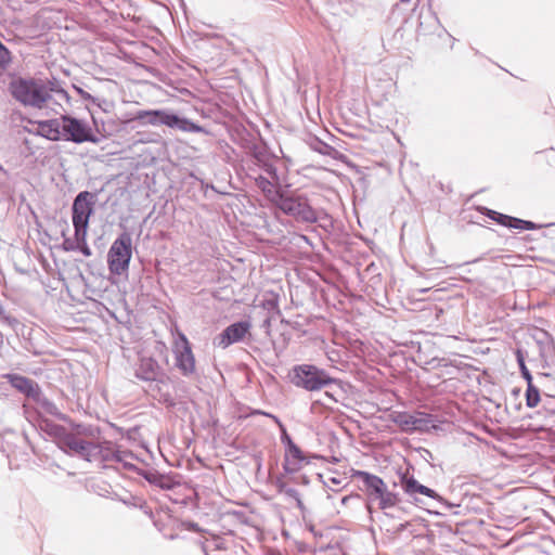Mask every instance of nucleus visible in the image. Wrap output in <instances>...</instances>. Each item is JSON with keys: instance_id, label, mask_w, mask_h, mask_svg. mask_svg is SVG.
<instances>
[{"instance_id": "473e14b6", "label": "nucleus", "mask_w": 555, "mask_h": 555, "mask_svg": "<svg viewBox=\"0 0 555 555\" xmlns=\"http://www.w3.org/2000/svg\"><path fill=\"white\" fill-rule=\"evenodd\" d=\"M75 236H77V241H79L76 251H80L86 257L91 256V248L87 244V230H75Z\"/></svg>"}, {"instance_id": "ea45409f", "label": "nucleus", "mask_w": 555, "mask_h": 555, "mask_svg": "<svg viewBox=\"0 0 555 555\" xmlns=\"http://www.w3.org/2000/svg\"><path fill=\"white\" fill-rule=\"evenodd\" d=\"M2 325L10 326L15 333L23 326V324L15 318L4 314L2 310Z\"/></svg>"}, {"instance_id": "bf43d9fd", "label": "nucleus", "mask_w": 555, "mask_h": 555, "mask_svg": "<svg viewBox=\"0 0 555 555\" xmlns=\"http://www.w3.org/2000/svg\"><path fill=\"white\" fill-rule=\"evenodd\" d=\"M296 546L299 553H306L309 551V545L305 542H297Z\"/></svg>"}, {"instance_id": "4c0bfd02", "label": "nucleus", "mask_w": 555, "mask_h": 555, "mask_svg": "<svg viewBox=\"0 0 555 555\" xmlns=\"http://www.w3.org/2000/svg\"><path fill=\"white\" fill-rule=\"evenodd\" d=\"M79 96L81 98L82 101L88 103L86 105V107H87V109L89 111V113L91 115L93 125L98 128V120H96V118L94 116L93 111L90 108V105H92V103L96 101V96L92 95L91 93L87 92L86 90L80 92Z\"/></svg>"}, {"instance_id": "39448f33", "label": "nucleus", "mask_w": 555, "mask_h": 555, "mask_svg": "<svg viewBox=\"0 0 555 555\" xmlns=\"http://www.w3.org/2000/svg\"><path fill=\"white\" fill-rule=\"evenodd\" d=\"M351 477L362 482L359 490L365 494V506L369 511L375 502L382 511L395 507L401 502L400 494L389 490L382 477L360 469H352Z\"/></svg>"}, {"instance_id": "5701e85b", "label": "nucleus", "mask_w": 555, "mask_h": 555, "mask_svg": "<svg viewBox=\"0 0 555 555\" xmlns=\"http://www.w3.org/2000/svg\"><path fill=\"white\" fill-rule=\"evenodd\" d=\"M398 477L399 483L404 493L412 498L416 504L422 503L423 501L417 496V492L422 483L413 475H410L409 470L399 472Z\"/></svg>"}, {"instance_id": "09e8293b", "label": "nucleus", "mask_w": 555, "mask_h": 555, "mask_svg": "<svg viewBox=\"0 0 555 555\" xmlns=\"http://www.w3.org/2000/svg\"><path fill=\"white\" fill-rule=\"evenodd\" d=\"M515 353V358H516V362L518 364V367L522 366V365H526V351L520 348V347H517L514 351Z\"/></svg>"}, {"instance_id": "f03ea898", "label": "nucleus", "mask_w": 555, "mask_h": 555, "mask_svg": "<svg viewBox=\"0 0 555 555\" xmlns=\"http://www.w3.org/2000/svg\"><path fill=\"white\" fill-rule=\"evenodd\" d=\"M291 383L301 389L313 392L326 389L325 395L338 402L346 393V383L314 364H296L289 372Z\"/></svg>"}, {"instance_id": "6ab92c4d", "label": "nucleus", "mask_w": 555, "mask_h": 555, "mask_svg": "<svg viewBox=\"0 0 555 555\" xmlns=\"http://www.w3.org/2000/svg\"><path fill=\"white\" fill-rule=\"evenodd\" d=\"M305 142L310 150L319 153L322 156L330 157L331 159L334 160H341L343 158H345V155L341 152H339L334 146L324 142L322 139L314 134H308Z\"/></svg>"}, {"instance_id": "dca6fc26", "label": "nucleus", "mask_w": 555, "mask_h": 555, "mask_svg": "<svg viewBox=\"0 0 555 555\" xmlns=\"http://www.w3.org/2000/svg\"><path fill=\"white\" fill-rule=\"evenodd\" d=\"M167 373L160 366L158 361L152 357H142L139 360L137 369L134 371V376L143 382L149 384L157 380L158 378H164V375Z\"/></svg>"}, {"instance_id": "8fccbe9b", "label": "nucleus", "mask_w": 555, "mask_h": 555, "mask_svg": "<svg viewBox=\"0 0 555 555\" xmlns=\"http://www.w3.org/2000/svg\"><path fill=\"white\" fill-rule=\"evenodd\" d=\"M446 270V268H441L439 269V271H436L435 269L433 268H429V269H425V272H423L422 274L428 279V280H431L434 279L435 276L437 275H440L441 273H443Z\"/></svg>"}, {"instance_id": "58836bf2", "label": "nucleus", "mask_w": 555, "mask_h": 555, "mask_svg": "<svg viewBox=\"0 0 555 555\" xmlns=\"http://www.w3.org/2000/svg\"><path fill=\"white\" fill-rule=\"evenodd\" d=\"M552 225H555V222L553 223H547V224H541V223H535L533 221H530V220H525V219H521V223H520V231H532V230H539L541 228H544V227H552Z\"/></svg>"}, {"instance_id": "338daca9", "label": "nucleus", "mask_w": 555, "mask_h": 555, "mask_svg": "<svg viewBox=\"0 0 555 555\" xmlns=\"http://www.w3.org/2000/svg\"><path fill=\"white\" fill-rule=\"evenodd\" d=\"M328 481L332 483V485H335V486H338L340 485L341 480L336 478V477H331L328 478Z\"/></svg>"}, {"instance_id": "052dcab7", "label": "nucleus", "mask_w": 555, "mask_h": 555, "mask_svg": "<svg viewBox=\"0 0 555 555\" xmlns=\"http://www.w3.org/2000/svg\"><path fill=\"white\" fill-rule=\"evenodd\" d=\"M408 525H409V522H402V524H400V525L396 528L395 532L400 533V532L404 531V530L406 529Z\"/></svg>"}, {"instance_id": "864d4df0", "label": "nucleus", "mask_w": 555, "mask_h": 555, "mask_svg": "<svg viewBox=\"0 0 555 555\" xmlns=\"http://www.w3.org/2000/svg\"><path fill=\"white\" fill-rule=\"evenodd\" d=\"M284 494L287 495L288 498L293 499L295 502L301 498L300 493L295 488H291V487H288L285 490Z\"/></svg>"}, {"instance_id": "2f4dec72", "label": "nucleus", "mask_w": 555, "mask_h": 555, "mask_svg": "<svg viewBox=\"0 0 555 555\" xmlns=\"http://www.w3.org/2000/svg\"><path fill=\"white\" fill-rule=\"evenodd\" d=\"M16 57L12 52L2 43V76L9 77V74L13 73L11 65L14 64Z\"/></svg>"}, {"instance_id": "20e7f679", "label": "nucleus", "mask_w": 555, "mask_h": 555, "mask_svg": "<svg viewBox=\"0 0 555 555\" xmlns=\"http://www.w3.org/2000/svg\"><path fill=\"white\" fill-rule=\"evenodd\" d=\"M130 121H138L142 126H165L171 130L184 133L214 135L210 129L170 108L139 109L133 113Z\"/></svg>"}, {"instance_id": "4d7b16f0", "label": "nucleus", "mask_w": 555, "mask_h": 555, "mask_svg": "<svg viewBox=\"0 0 555 555\" xmlns=\"http://www.w3.org/2000/svg\"><path fill=\"white\" fill-rule=\"evenodd\" d=\"M360 498H361L360 494L351 493V494L343 496L340 503L343 505H347L350 500H352V499H360Z\"/></svg>"}, {"instance_id": "79ce46f5", "label": "nucleus", "mask_w": 555, "mask_h": 555, "mask_svg": "<svg viewBox=\"0 0 555 555\" xmlns=\"http://www.w3.org/2000/svg\"><path fill=\"white\" fill-rule=\"evenodd\" d=\"M177 528L180 530H188L192 532H201L202 528L199 525L192 520H181L178 522Z\"/></svg>"}, {"instance_id": "49530a36", "label": "nucleus", "mask_w": 555, "mask_h": 555, "mask_svg": "<svg viewBox=\"0 0 555 555\" xmlns=\"http://www.w3.org/2000/svg\"><path fill=\"white\" fill-rule=\"evenodd\" d=\"M273 485L279 493H284L285 490L288 488L287 483L284 481V475L276 476L273 481Z\"/></svg>"}, {"instance_id": "aec40b11", "label": "nucleus", "mask_w": 555, "mask_h": 555, "mask_svg": "<svg viewBox=\"0 0 555 555\" xmlns=\"http://www.w3.org/2000/svg\"><path fill=\"white\" fill-rule=\"evenodd\" d=\"M39 131L37 134L50 140L61 141L62 137V121L60 118H51L38 121Z\"/></svg>"}, {"instance_id": "f8f14e48", "label": "nucleus", "mask_w": 555, "mask_h": 555, "mask_svg": "<svg viewBox=\"0 0 555 555\" xmlns=\"http://www.w3.org/2000/svg\"><path fill=\"white\" fill-rule=\"evenodd\" d=\"M173 353L176 366L180 373L185 377L192 375L195 372V357L192 345L183 333H180V337L175 344Z\"/></svg>"}, {"instance_id": "ddd939ff", "label": "nucleus", "mask_w": 555, "mask_h": 555, "mask_svg": "<svg viewBox=\"0 0 555 555\" xmlns=\"http://www.w3.org/2000/svg\"><path fill=\"white\" fill-rule=\"evenodd\" d=\"M146 393L167 409H175L178 404L171 378L166 374L164 378L147 385Z\"/></svg>"}, {"instance_id": "f257e3e1", "label": "nucleus", "mask_w": 555, "mask_h": 555, "mask_svg": "<svg viewBox=\"0 0 555 555\" xmlns=\"http://www.w3.org/2000/svg\"><path fill=\"white\" fill-rule=\"evenodd\" d=\"M22 61L17 60V65L13 73L9 74L7 90L16 102L25 107L42 109L50 103L59 105L64 112L62 102L70 105V95L64 87V82L52 76L51 78L23 77Z\"/></svg>"}, {"instance_id": "b1692460", "label": "nucleus", "mask_w": 555, "mask_h": 555, "mask_svg": "<svg viewBox=\"0 0 555 555\" xmlns=\"http://www.w3.org/2000/svg\"><path fill=\"white\" fill-rule=\"evenodd\" d=\"M438 420L429 413H417L415 415L414 431H428L438 428Z\"/></svg>"}, {"instance_id": "f704fd0d", "label": "nucleus", "mask_w": 555, "mask_h": 555, "mask_svg": "<svg viewBox=\"0 0 555 555\" xmlns=\"http://www.w3.org/2000/svg\"><path fill=\"white\" fill-rule=\"evenodd\" d=\"M259 167L273 180V182H280V176L276 166L272 163V158H268Z\"/></svg>"}, {"instance_id": "f3484780", "label": "nucleus", "mask_w": 555, "mask_h": 555, "mask_svg": "<svg viewBox=\"0 0 555 555\" xmlns=\"http://www.w3.org/2000/svg\"><path fill=\"white\" fill-rule=\"evenodd\" d=\"M440 28L444 30L436 12L431 10L430 3H428L427 8L422 7L417 13V35L427 36L435 34Z\"/></svg>"}, {"instance_id": "0e129e2a", "label": "nucleus", "mask_w": 555, "mask_h": 555, "mask_svg": "<svg viewBox=\"0 0 555 555\" xmlns=\"http://www.w3.org/2000/svg\"><path fill=\"white\" fill-rule=\"evenodd\" d=\"M145 515H147L149 517H152L153 516V512L152 509L146 505V503L144 502V507L141 508Z\"/></svg>"}, {"instance_id": "a19ab883", "label": "nucleus", "mask_w": 555, "mask_h": 555, "mask_svg": "<svg viewBox=\"0 0 555 555\" xmlns=\"http://www.w3.org/2000/svg\"><path fill=\"white\" fill-rule=\"evenodd\" d=\"M64 241L62 243V249L65 251H76L79 245V241H77V236L74 235V237H66L65 233L63 232Z\"/></svg>"}, {"instance_id": "0eeeda50", "label": "nucleus", "mask_w": 555, "mask_h": 555, "mask_svg": "<svg viewBox=\"0 0 555 555\" xmlns=\"http://www.w3.org/2000/svg\"><path fill=\"white\" fill-rule=\"evenodd\" d=\"M46 433L53 439L60 450L70 456H78L87 462H93L95 442L87 441L70 434L63 425L47 421Z\"/></svg>"}, {"instance_id": "9d476101", "label": "nucleus", "mask_w": 555, "mask_h": 555, "mask_svg": "<svg viewBox=\"0 0 555 555\" xmlns=\"http://www.w3.org/2000/svg\"><path fill=\"white\" fill-rule=\"evenodd\" d=\"M61 121L63 141L75 144L86 142L98 144L101 141V138L85 119L65 113L61 115Z\"/></svg>"}, {"instance_id": "5fc2aeb1", "label": "nucleus", "mask_w": 555, "mask_h": 555, "mask_svg": "<svg viewBox=\"0 0 555 555\" xmlns=\"http://www.w3.org/2000/svg\"><path fill=\"white\" fill-rule=\"evenodd\" d=\"M296 506L300 511L304 521H306V514L308 512L306 505L304 504L301 498L296 501Z\"/></svg>"}, {"instance_id": "774afa93", "label": "nucleus", "mask_w": 555, "mask_h": 555, "mask_svg": "<svg viewBox=\"0 0 555 555\" xmlns=\"http://www.w3.org/2000/svg\"><path fill=\"white\" fill-rule=\"evenodd\" d=\"M72 88L77 92L78 95L80 94V92H82L85 90L83 88H81L80 86H78L76 83H73Z\"/></svg>"}, {"instance_id": "c85d7f7f", "label": "nucleus", "mask_w": 555, "mask_h": 555, "mask_svg": "<svg viewBox=\"0 0 555 555\" xmlns=\"http://www.w3.org/2000/svg\"><path fill=\"white\" fill-rule=\"evenodd\" d=\"M420 364L423 365L425 370H439L449 366H453L451 360L448 358L433 357L430 359H422V356L418 354Z\"/></svg>"}, {"instance_id": "c756f323", "label": "nucleus", "mask_w": 555, "mask_h": 555, "mask_svg": "<svg viewBox=\"0 0 555 555\" xmlns=\"http://www.w3.org/2000/svg\"><path fill=\"white\" fill-rule=\"evenodd\" d=\"M526 405L528 408H535L541 402V393L539 387L534 384H530L526 388L525 392Z\"/></svg>"}, {"instance_id": "bb28decb", "label": "nucleus", "mask_w": 555, "mask_h": 555, "mask_svg": "<svg viewBox=\"0 0 555 555\" xmlns=\"http://www.w3.org/2000/svg\"><path fill=\"white\" fill-rule=\"evenodd\" d=\"M249 154L256 160V164L259 166L268 158H272L273 155L269 151L268 145L263 142L262 144H251L249 146Z\"/></svg>"}, {"instance_id": "4468645a", "label": "nucleus", "mask_w": 555, "mask_h": 555, "mask_svg": "<svg viewBox=\"0 0 555 555\" xmlns=\"http://www.w3.org/2000/svg\"><path fill=\"white\" fill-rule=\"evenodd\" d=\"M250 330L248 321L240 320L227 326L216 338L214 344L220 348H228L229 346L240 343L244 339Z\"/></svg>"}, {"instance_id": "a878e982", "label": "nucleus", "mask_w": 555, "mask_h": 555, "mask_svg": "<svg viewBox=\"0 0 555 555\" xmlns=\"http://www.w3.org/2000/svg\"><path fill=\"white\" fill-rule=\"evenodd\" d=\"M418 494H422V495H425V496H427L429 499L435 500L444 509H452L453 507L457 506L456 504L451 503L447 499L441 496L436 490H434V489H431V488H429V487H427V486H425L423 483L420 486L417 495Z\"/></svg>"}, {"instance_id": "412c9836", "label": "nucleus", "mask_w": 555, "mask_h": 555, "mask_svg": "<svg viewBox=\"0 0 555 555\" xmlns=\"http://www.w3.org/2000/svg\"><path fill=\"white\" fill-rule=\"evenodd\" d=\"M94 460L100 462H116L121 461L125 456L121 450L113 448L112 442L104 441L103 443L95 442Z\"/></svg>"}, {"instance_id": "2eb2a0df", "label": "nucleus", "mask_w": 555, "mask_h": 555, "mask_svg": "<svg viewBox=\"0 0 555 555\" xmlns=\"http://www.w3.org/2000/svg\"><path fill=\"white\" fill-rule=\"evenodd\" d=\"M139 476L146 480L152 488H158L160 490H172L181 485L178 474L159 473L153 467L141 469Z\"/></svg>"}, {"instance_id": "1a4fd4ad", "label": "nucleus", "mask_w": 555, "mask_h": 555, "mask_svg": "<svg viewBox=\"0 0 555 555\" xmlns=\"http://www.w3.org/2000/svg\"><path fill=\"white\" fill-rule=\"evenodd\" d=\"M275 424L281 430L280 440L284 447V459L282 463L285 475H295L304 465L310 464V459L305 454L298 444H296L287 433L285 425L280 418H275Z\"/></svg>"}, {"instance_id": "de8ad7c7", "label": "nucleus", "mask_w": 555, "mask_h": 555, "mask_svg": "<svg viewBox=\"0 0 555 555\" xmlns=\"http://www.w3.org/2000/svg\"><path fill=\"white\" fill-rule=\"evenodd\" d=\"M519 369V372H520V376L524 378V380L526 382L527 386L530 385V384H533V376L530 372V370L527 367V365H522Z\"/></svg>"}, {"instance_id": "72a5a7b5", "label": "nucleus", "mask_w": 555, "mask_h": 555, "mask_svg": "<svg viewBox=\"0 0 555 555\" xmlns=\"http://www.w3.org/2000/svg\"><path fill=\"white\" fill-rule=\"evenodd\" d=\"M121 453L125 454L124 457H121V461H116V463H120L122 464V467L129 472H133L138 475H140V470L142 468H140L139 466H137L135 464L131 463L129 460H133L135 459L134 454L132 453V451H129V450H124L121 451Z\"/></svg>"}, {"instance_id": "a18cd8bd", "label": "nucleus", "mask_w": 555, "mask_h": 555, "mask_svg": "<svg viewBox=\"0 0 555 555\" xmlns=\"http://www.w3.org/2000/svg\"><path fill=\"white\" fill-rule=\"evenodd\" d=\"M520 223H521V219L520 218L507 215L505 228L519 230L520 229Z\"/></svg>"}, {"instance_id": "3c124183", "label": "nucleus", "mask_w": 555, "mask_h": 555, "mask_svg": "<svg viewBox=\"0 0 555 555\" xmlns=\"http://www.w3.org/2000/svg\"><path fill=\"white\" fill-rule=\"evenodd\" d=\"M292 481L296 485H301V486H309L310 485V479L307 475H299L297 477H293L292 478Z\"/></svg>"}, {"instance_id": "393cba45", "label": "nucleus", "mask_w": 555, "mask_h": 555, "mask_svg": "<svg viewBox=\"0 0 555 555\" xmlns=\"http://www.w3.org/2000/svg\"><path fill=\"white\" fill-rule=\"evenodd\" d=\"M73 431L70 434L76 435L78 438L87 437V438H95L100 435V428L98 426L85 423H75L70 424Z\"/></svg>"}, {"instance_id": "c03bdc74", "label": "nucleus", "mask_w": 555, "mask_h": 555, "mask_svg": "<svg viewBox=\"0 0 555 555\" xmlns=\"http://www.w3.org/2000/svg\"><path fill=\"white\" fill-rule=\"evenodd\" d=\"M543 409L551 415L555 414V397L548 396L542 401Z\"/></svg>"}, {"instance_id": "a211bd4d", "label": "nucleus", "mask_w": 555, "mask_h": 555, "mask_svg": "<svg viewBox=\"0 0 555 555\" xmlns=\"http://www.w3.org/2000/svg\"><path fill=\"white\" fill-rule=\"evenodd\" d=\"M532 338L538 346L540 359L555 358V339L550 332L535 327Z\"/></svg>"}, {"instance_id": "13d9d810", "label": "nucleus", "mask_w": 555, "mask_h": 555, "mask_svg": "<svg viewBox=\"0 0 555 555\" xmlns=\"http://www.w3.org/2000/svg\"><path fill=\"white\" fill-rule=\"evenodd\" d=\"M554 361H555V358L541 359L542 369H550L551 365L554 363Z\"/></svg>"}, {"instance_id": "c9c22d12", "label": "nucleus", "mask_w": 555, "mask_h": 555, "mask_svg": "<svg viewBox=\"0 0 555 555\" xmlns=\"http://www.w3.org/2000/svg\"><path fill=\"white\" fill-rule=\"evenodd\" d=\"M116 495V500H118L119 502H121L122 504L127 505V506H132V507H139V508H143L144 507V501L135 495H132V494H129L127 498H121V496H118L117 494Z\"/></svg>"}, {"instance_id": "7ed1b4c3", "label": "nucleus", "mask_w": 555, "mask_h": 555, "mask_svg": "<svg viewBox=\"0 0 555 555\" xmlns=\"http://www.w3.org/2000/svg\"><path fill=\"white\" fill-rule=\"evenodd\" d=\"M2 396H9L11 391L18 393L26 401L35 403L46 414L65 420V414L60 412L56 404L43 393L35 379L14 372L2 373Z\"/></svg>"}, {"instance_id": "423d86ee", "label": "nucleus", "mask_w": 555, "mask_h": 555, "mask_svg": "<svg viewBox=\"0 0 555 555\" xmlns=\"http://www.w3.org/2000/svg\"><path fill=\"white\" fill-rule=\"evenodd\" d=\"M273 207L298 223L312 224L319 220L318 210L313 208L308 194L299 190L285 189L278 195Z\"/></svg>"}, {"instance_id": "603ef678", "label": "nucleus", "mask_w": 555, "mask_h": 555, "mask_svg": "<svg viewBox=\"0 0 555 555\" xmlns=\"http://www.w3.org/2000/svg\"><path fill=\"white\" fill-rule=\"evenodd\" d=\"M306 524V529L311 532L313 534L314 538H322L323 534L321 531L317 530L315 529V526L309 520V521H305Z\"/></svg>"}, {"instance_id": "e2e57ef3", "label": "nucleus", "mask_w": 555, "mask_h": 555, "mask_svg": "<svg viewBox=\"0 0 555 555\" xmlns=\"http://www.w3.org/2000/svg\"><path fill=\"white\" fill-rule=\"evenodd\" d=\"M311 460H322V461H326V456L324 455H321V454H311L310 456H308Z\"/></svg>"}, {"instance_id": "9b49d317", "label": "nucleus", "mask_w": 555, "mask_h": 555, "mask_svg": "<svg viewBox=\"0 0 555 555\" xmlns=\"http://www.w3.org/2000/svg\"><path fill=\"white\" fill-rule=\"evenodd\" d=\"M95 203L96 193L81 191L76 195L72 205V221L75 230H88Z\"/></svg>"}, {"instance_id": "4be33fe9", "label": "nucleus", "mask_w": 555, "mask_h": 555, "mask_svg": "<svg viewBox=\"0 0 555 555\" xmlns=\"http://www.w3.org/2000/svg\"><path fill=\"white\" fill-rule=\"evenodd\" d=\"M255 182L266 198L272 204V206H274L276 203L278 195L282 194L285 190V188H283L280 182L274 185L272 181L261 175L255 179Z\"/></svg>"}, {"instance_id": "6e6552de", "label": "nucleus", "mask_w": 555, "mask_h": 555, "mask_svg": "<svg viewBox=\"0 0 555 555\" xmlns=\"http://www.w3.org/2000/svg\"><path fill=\"white\" fill-rule=\"evenodd\" d=\"M132 258V238L127 231L121 232L112 243L107 251V267L109 271V280L116 283L114 276H122L128 279L129 267Z\"/></svg>"}, {"instance_id": "e433bc0d", "label": "nucleus", "mask_w": 555, "mask_h": 555, "mask_svg": "<svg viewBox=\"0 0 555 555\" xmlns=\"http://www.w3.org/2000/svg\"><path fill=\"white\" fill-rule=\"evenodd\" d=\"M79 96L81 98L82 101L88 103L86 105V107H87V109L89 111V113L91 115L93 125L98 128V120H96V118L94 116L93 111L90 108V105H92V103L96 101V96L92 95L91 93L87 92L86 90L80 92Z\"/></svg>"}, {"instance_id": "6e6d98bb", "label": "nucleus", "mask_w": 555, "mask_h": 555, "mask_svg": "<svg viewBox=\"0 0 555 555\" xmlns=\"http://www.w3.org/2000/svg\"><path fill=\"white\" fill-rule=\"evenodd\" d=\"M253 415H263V416H267L271 420H273L275 422V418H279L276 415L270 413V412H266V411H262V410H254L251 412Z\"/></svg>"}, {"instance_id": "69168bd1", "label": "nucleus", "mask_w": 555, "mask_h": 555, "mask_svg": "<svg viewBox=\"0 0 555 555\" xmlns=\"http://www.w3.org/2000/svg\"><path fill=\"white\" fill-rule=\"evenodd\" d=\"M264 555H283V554H282L280 551H278V550H272V548H270V550H268V551L264 553Z\"/></svg>"}, {"instance_id": "37998d69", "label": "nucleus", "mask_w": 555, "mask_h": 555, "mask_svg": "<svg viewBox=\"0 0 555 555\" xmlns=\"http://www.w3.org/2000/svg\"><path fill=\"white\" fill-rule=\"evenodd\" d=\"M92 106H96L103 113H109L113 109L114 104L106 99L96 96V101L92 103Z\"/></svg>"}, {"instance_id": "7c9ffc66", "label": "nucleus", "mask_w": 555, "mask_h": 555, "mask_svg": "<svg viewBox=\"0 0 555 555\" xmlns=\"http://www.w3.org/2000/svg\"><path fill=\"white\" fill-rule=\"evenodd\" d=\"M477 210L483 216L488 217L490 220L495 223L505 227L507 215L503 212H499L496 210L490 209L486 206H478Z\"/></svg>"}, {"instance_id": "cd10ccee", "label": "nucleus", "mask_w": 555, "mask_h": 555, "mask_svg": "<svg viewBox=\"0 0 555 555\" xmlns=\"http://www.w3.org/2000/svg\"><path fill=\"white\" fill-rule=\"evenodd\" d=\"M392 421L404 431H414L415 415L409 412H397L392 416Z\"/></svg>"}, {"instance_id": "680f3d73", "label": "nucleus", "mask_w": 555, "mask_h": 555, "mask_svg": "<svg viewBox=\"0 0 555 555\" xmlns=\"http://www.w3.org/2000/svg\"><path fill=\"white\" fill-rule=\"evenodd\" d=\"M544 114L553 118V117L555 116V109H554V107H553V106L547 107V108L544 111Z\"/></svg>"}]
</instances>
